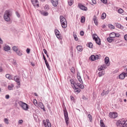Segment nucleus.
Wrapping results in <instances>:
<instances>
[{"label":"nucleus","mask_w":127,"mask_h":127,"mask_svg":"<svg viewBox=\"0 0 127 127\" xmlns=\"http://www.w3.org/2000/svg\"><path fill=\"white\" fill-rule=\"evenodd\" d=\"M92 38L93 40H95L97 44H98V45H101V40L100 39V38H99V37L97 36V35L93 34Z\"/></svg>","instance_id":"423d86ee"},{"label":"nucleus","mask_w":127,"mask_h":127,"mask_svg":"<svg viewBox=\"0 0 127 127\" xmlns=\"http://www.w3.org/2000/svg\"><path fill=\"white\" fill-rule=\"evenodd\" d=\"M3 43V42L2 41V40H1V39L0 38V44H2Z\"/></svg>","instance_id":"bf43d9fd"},{"label":"nucleus","mask_w":127,"mask_h":127,"mask_svg":"<svg viewBox=\"0 0 127 127\" xmlns=\"http://www.w3.org/2000/svg\"><path fill=\"white\" fill-rule=\"evenodd\" d=\"M124 102H125V103H126V102H127V99H124Z\"/></svg>","instance_id":"338daca9"},{"label":"nucleus","mask_w":127,"mask_h":127,"mask_svg":"<svg viewBox=\"0 0 127 127\" xmlns=\"http://www.w3.org/2000/svg\"><path fill=\"white\" fill-rule=\"evenodd\" d=\"M42 14H43V15H44L45 16H47V15H48L49 13L47 12H44L43 11H42L41 12Z\"/></svg>","instance_id":"7c9ffc66"},{"label":"nucleus","mask_w":127,"mask_h":127,"mask_svg":"<svg viewBox=\"0 0 127 127\" xmlns=\"http://www.w3.org/2000/svg\"><path fill=\"white\" fill-rule=\"evenodd\" d=\"M5 77L6 78H7V79H8L9 80H13V77H12V76H11L9 74H6Z\"/></svg>","instance_id":"6ab92c4d"},{"label":"nucleus","mask_w":127,"mask_h":127,"mask_svg":"<svg viewBox=\"0 0 127 127\" xmlns=\"http://www.w3.org/2000/svg\"><path fill=\"white\" fill-rule=\"evenodd\" d=\"M126 76L127 77V74L125 72H123L119 75V79H120V80H124Z\"/></svg>","instance_id":"2eb2a0df"},{"label":"nucleus","mask_w":127,"mask_h":127,"mask_svg":"<svg viewBox=\"0 0 127 127\" xmlns=\"http://www.w3.org/2000/svg\"><path fill=\"white\" fill-rule=\"evenodd\" d=\"M45 64H46L48 69H50V66L49 65V64H48V62L46 61V62H45Z\"/></svg>","instance_id":"c9c22d12"},{"label":"nucleus","mask_w":127,"mask_h":127,"mask_svg":"<svg viewBox=\"0 0 127 127\" xmlns=\"http://www.w3.org/2000/svg\"><path fill=\"white\" fill-rule=\"evenodd\" d=\"M110 37H112V38H115V37H116V33H111L110 35H109Z\"/></svg>","instance_id":"c85d7f7f"},{"label":"nucleus","mask_w":127,"mask_h":127,"mask_svg":"<svg viewBox=\"0 0 127 127\" xmlns=\"http://www.w3.org/2000/svg\"><path fill=\"white\" fill-rule=\"evenodd\" d=\"M16 53L19 56H21L22 55V53H21V52H20V51H19V50L18 51L16 52Z\"/></svg>","instance_id":"f704fd0d"},{"label":"nucleus","mask_w":127,"mask_h":127,"mask_svg":"<svg viewBox=\"0 0 127 127\" xmlns=\"http://www.w3.org/2000/svg\"><path fill=\"white\" fill-rule=\"evenodd\" d=\"M109 62H110V59H109V57H107L105 59V65H107V64H109Z\"/></svg>","instance_id":"b1692460"},{"label":"nucleus","mask_w":127,"mask_h":127,"mask_svg":"<svg viewBox=\"0 0 127 127\" xmlns=\"http://www.w3.org/2000/svg\"><path fill=\"white\" fill-rule=\"evenodd\" d=\"M101 1H102V2H103V3H108V0H101Z\"/></svg>","instance_id":"de8ad7c7"},{"label":"nucleus","mask_w":127,"mask_h":127,"mask_svg":"<svg viewBox=\"0 0 127 127\" xmlns=\"http://www.w3.org/2000/svg\"><path fill=\"white\" fill-rule=\"evenodd\" d=\"M119 13H123L124 12V10L122 8H120L118 10Z\"/></svg>","instance_id":"37998d69"},{"label":"nucleus","mask_w":127,"mask_h":127,"mask_svg":"<svg viewBox=\"0 0 127 127\" xmlns=\"http://www.w3.org/2000/svg\"><path fill=\"white\" fill-rule=\"evenodd\" d=\"M54 6H57L58 4V0H51Z\"/></svg>","instance_id":"dca6fc26"},{"label":"nucleus","mask_w":127,"mask_h":127,"mask_svg":"<svg viewBox=\"0 0 127 127\" xmlns=\"http://www.w3.org/2000/svg\"><path fill=\"white\" fill-rule=\"evenodd\" d=\"M26 52L28 54H29V53H30V49H27Z\"/></svg>","instance_id":"3c124183"},{"label":"nucleus","mask_w":127,"mask_h":127,"mask_svg":"<svg viewBox=\"0 0 127 127\" xmlns=\"http://www.w3.org/2000/svg\"><path fill=\"white\" fill-rule=\"evenodd\" d=\"M118 113L117 112H110L109 113V117L111 119H116V118H118Z\"/></svg>","instance_id":"6e6552de"},{"label":"nucleus","mask_w":127,"mask_h":127,"mask_svg":"<svg viewBox=\"0 0 127 127\" xmlns=\"http://www.w3.org/2000/svg\"><path fill=\"white\" fill-rule=\"evenodd\" d=\"M74 40H75L76 41H77V40H78V37H77V35L74 36Z\"/></svg>","instance_id":"603ef678"},{"label":"nucleus","mask_w":127,"mask_h":127,"mask_svg":"<svg viewBox=\"0 0 127 127\" xmlns=\"http://www.w3.org/2000/svg\"><path fill=\"white\" fill-rule=\"evenodd\" d=\"M43 51H44L45 54H46L47 57H48V55L47 54V51L46 50V49H44L43 50Z\"/></svg>","instance_id":"09e8293b"},{"label":"nucleus","mask_w":127,"mask_h":127,"mask_svg":"<svg viewBox=\"0 0 127 127\" xmlns=\"http://www.w3.org/2000/svg\"><path fill=\"white\" fill-rule=\"evenodd\" d=\"M95 60H98V59H99V56L98 55L95 56Z\"/></svg>","instance_id":"864d4df0"},{"label":"nucleus","mask_w":127,"mask_h":127,"mask_svg":"<svg viewBox=\"0 0 127 127\" xmlns=\"http://www.w3.org/2000/svg\"><path fill=\"white\" fill-rule=\"evenodd\" d=\"M45 10H48L49 9V6L48 5H46L45 6Z\"/></svg>","instance_id":"49530a36"},{"label":"nucleus","mask_w":127,"mask_h":127,"mask_svg":"<svg viewBox=\"0 0 127 127\" xmlns=\"http://www.w3.org/2000/svg\"><path fill=\"white\" fill-rule=\"evenodd\" d=\"M70 99H71V101H73V100H74V97L73 96H71Z\"/></svg>","instance_id":"680f3d73"},{"label":"nucleus","mask_w":127,"mask_h":127,"mask_svg":"<svg viewBox=\"0 0 127 127\" xmlns=\"http://www.w3.org/2000/svg\"><path fill=\"white\" fill-rule=\"evenodd\" d=\"M77 77L79 82L81 83V84H83V80H82V78H81V75L80 74V72H77Z\"/></svg>","instance_id":"f8f14e48"},{"label":"nucleus","mask_w":127,"mask_h":127,"mask_svg":"<svg viewBox=\"0 0 127 127\" xmlns=\"http://www.w3.org/2000/svg\"><path fill=\"white\" fill-rule=\"evenodd\" d=\"M61 23L63 28H66L67 27V21L63 16H60Z\"/></svg>","instance_id":"f03ea898"},{"label":"nucleus","mask_w":127,"mask_h":127,"mask_svg":"<svg viewBox=\"0 0 127 127\" xmlns=\"http://www.w3.org/2000/svg\"><path fill=\"white\" fill-rule=\"evenodd\" d=\"M86 46L89 47V48H93V43H92V42H89L86 44Z\"/></svg>","instance_id":"bb28decb"},{"label":"nucleus","mask_w":127,"mask_h":127,"mask_svg":"<svg viewBox=\"0 0 127 127\" xmlns=\"http://www.w3.org/2000/svg\"><path fill=\"white\" fill-rule=\"evenodd\" d=\"M4 122L5 123V124H6V125H8V119L7 118H5L4 119Z\"/></svg>","instance_id":"58836bf2"},{"label":"nucleus","mask_w":127,"mask_h":127,"mask_svg":"<svg viewBox=\"0 0 127 127\" xmlns=\"http://www.w3.org/2000/svg\"><path fill=\"white\" fill-rule=\"evenodd\" d=\"M76 49L78 51H80V52L83 51V47H82V46H77L76 47Z\"/></svg>","instance_id":"412c9836"},{"label":"nucleus","mask_w":127,"mask_h":127,"mask_svg":"<svg viewBox=\"0 0 127 127\" xmlns=\"http://www.w3.org/2000/svg\"><path fill=\"white\" fill-rule=\"evenodd\" d=\"M0 72H2V68L0 67Z\"/></svg>","instance_id":"0e129e2a"},{"label":"nucleus","mask_w":127,"mask_h":127,"mask_svg":"<svg viewBox=\"0 0 127 127\" xmlns=\"http://www.w3.org/2000/svg\"><path fill=\"white\" fill-rule=\"evenodd\" d=\"M70 71H71V73L74 74V73H75V68H74V67H71Z\"/></svg>","instance_id":"79ce46f5"},{"label":"nucleus","mask_w":127,"mask_h":127,"mask_svg":"<svg viewBox=\"0 0 127 127\" xmlns=\"http://www.w3.org/2000/svg\"><path fill=\"white\" fill-rule=\"evenodd\" d=\"M78 7L80 8V9H81L82 10H88V8H87V7L84 6L83 4H78Z\"/></svg>","instance_id":"4468645a"},{"label":"nucleus","mask_w":127,"mask_h":127,"mask_svg":"<svg viewBox=\"0 0 127 127\" xmlns=\"http://www.w3.org/2000/svg\"><path fill=\"white\" fill-rule=\"evenodd\" d=\"M5 99H9V95H5Z\"/></svg>","instance_id":"4d7b16f0"},{"label":"nucleus","mask_w":127,"mask_h":127,"mask_svg":"<svg viewBox=\"0 0 127 127\" xmlns=\"http://www.w3.org/2000/svg\"><path fill=\"white\" fill-rule=\"evenodd\" d=\"M33 103H34V105H35V106H37V105L38 104L37 103V100H36V99L34 100Z\"/></svg>","instance_id":"c03bdc74"},{"label":"nucleus","mask_w":127,"mask_h":127,"mask_svg":"<svg viewBox=\"0 0 127 127\" xmlns=\"http://www.w3.org/2000/svg\"><path fill=\"white\" fill-rule=\"evenodd\" d=\"M70 83L71 87L74 89V93H76V94H79V93L81 92L80 89H83L84 88H85L83 84L79 85V84H76L73 79H70ZM77 86L79 87L80 89L77 88Z\"/></svg>","instance_id":"f257e3e1"},{"label":"nucleus","mask_w":127,"mask_h":127,"mask_svg":"<svg viewBox=\"0 0 127 127\" xmlns=\"http://www.w3.org/2000/svg\"><path fill=\"white\" fill-rule=\"evenodd\" d=\"M14 87V85H13V84H11L10 85H9L8 86V90H9L10 91L11 90H13V88Z\"/></svg>","instance_id":"aec40b11"},{"label":"nucleus","mask_w":127,"mask_h":127,"mask_svg":"<svg viewBox=\"0 0 127 127\" xmlns=\"http://www.w3.org/2000/svg\"><path fill=\"white\" fill-rule=\"evenodd\" d=\"M14 81H15V82H17V83H18V84L19 85L20 83V82L19 81V77L17 76H15L14 78Z\"/></svg>","instance_id":"a211bd4d"},{"label":"nucleus","mask_w":127,"mask_h":127,"mask_svg":"<svg viewBox=\"0 0 127 127\" xmlns=\"http://www.w3.org/2000/svg\"><path fill=\"white\" fill-rule=\"evenodd\" d=\"M33 5L35 7H39V2L37 0H31Z\"/></svg>","instance_id":"1a4fd4ad"},{"label":"nucleus","mask_w":127,"mask_h":127,"mask_svg":"<svg viewBox=\"0 0 127 127\" xmlns=\"http://www.w3.org/2000/svg\"><path fill=\"white\" fill-rule=\"evenodd\" d=\"M108 26L110 29H115V26L112 24H109Z\"/></svg>","instance_id":"e433bc0d"},{"label":"nucleus","mask_w":127,"mask_h":127,"mask_svg":"<svg viewBox=\"0 0 127 127\" xmlns=\"http://www.w3.org/2000/svg\"><path fill=\"white\" fill-rule=\"evenodd\" d=\"M80 34L81 36H84V31H80Z\"/></svg>","instance_id":"8fccbe9b"},{"label":"nucleus","mask_w":127,"mask_h":127,"mask_svg":"<svg viewBox=\"0 0 127 127\" xmlns=\"http://www.w3.org/2000/svg\"><path fill=\"white\" fill-rule=\"evenodd\" d=\"M34 95H35V96H36V97H37V96H38V95L36 93H35Z\"/></svg>","instance_id":"69168bd1"},{"label":"nucleus","mask_w":127,"mask_h":127,"mask_svg":"<svg viewBox=\"0 0 127 127\" xmlns=\"http://www.w3.org/2000/svg\"><path fill=\"white\" fill-rule=\"evenodd\" d=\"M123 125V127H127V121H122V122H118L117 125Z\"/></svg>","instance_id":"9b49d317"},{"label":"nucleus","mask_w":127,"mask_h":127,"mask_svg":"<svg viewBox=\"0 0 127 127\" xmlns=\"http://www.w3.org/2000/svg\"><path fill=\"white\" fill-rule=\"evenodd\" d=\"M88 118L89 119L90 122H92V121H93V117H92V115L89 114L88 115Z\"/></svg>","instance_id":"473e14b6"},{"label":"nucleus","mask_w":127,"mask_h":127,"mask_svg":"<svg viewBox=\"0 0 127 127\" xmlns=\"http://www.w3.org/2000/svg\"><path fill=\"white\" fill-rule=\"evenodd\" d=\"M120 34H116L115 33V37H120Z\"/></svg>","instance_id":"6e6d98bb"},{"label":"nucleus","mask_w":127,"mask_h":127,"mask_svg":"<svg viewBox=\"0 0 127 127\" xmlns=\"http://www.w3.org/2000/svg\"><path fill=\"white\" fill-rule=\"evenodd\" d=\"M55 33L58 39H61V35L60 34V32L58 30H55Z\"/></svg>","instance_id":"ddd939ff"},{"label":"nucleus","mask_w":127,"mask_h":127,"mask_svg":"<svg viewBox=\"0 0 127 127\" xmlns=\"http://www.w3.org/2000/svg\"><path fill=\"white\" fill-rule=\"evenodd\" d=\"M18 104L20 107H21V108H22V109L24 111H28V109H29V107H28V105L25 103L20 101L18 102Z\"/></svg>","instance_id":"20e7f679"},{"label":"nucleus","mask_w":127,"mask_h":127,"mask_svg":"<svg viewBox=\"0 0 127 127\" xmlns=\"http://www.w3.org/2000/svg\"><path fill=\"white\" fill-rule=\"evenodd\" d=\"M105 75V71H100L98 73L99 77H102Z\"/></svg>","instance_id":"a878e982"},{"label":"nucleus","mask_w":127,"mask_h":127,"mask_svg":"<svg viewBox=\"0 0 127 127\" xmlns=\"http://www.w3.org/2000/svg\"><path fill=\"white\" fill-rule=\"evenodd\" d=\"M37 106H38V108H39L40 109H41L42 110H44V105H43V103L40 102L38 104Z\"/></svg>","instance_id":"f3484780"},{"label":"nucleus","mask_w":127,"mask_h":127,"mask_svg":"<svg viewBox=\"0 0 127 127\" xmlns=\"http://www.w3.org/2000/svg\"><path fill=\"white\" fill-rule=\"evenodd\" d=\"M90 59H91V60H92V61H95V60H96L95 59V56L92 55L90 57Z\"/></svg>","instance_id":"ea45409f"},{"label":"nucleus","mask_w":127,"mask_h":127,"mask_svg":"<svg viewBox=\"0 0 127 127\" xmlns=\"http://www.w3.org/2000/svg\"><path fill=\"white\" fill-rule=\"evenodd\" d=\"M110 64H103L99 67L98 70L99 71H103V70H105V69H107L108 66Z\"/></svg>","instance_id":"9d476101"},{"label":"nucleus","mask_w":127,"mask_h":127,"mask_svg":"<svg viewBox=\"0 0 127 127\" xmlns=\"http://www.w3.org/2000/svg\"><path fill=\"white\" fill-rule=\"evenodd\" d=\"M68 4L71 6V5H73L74 3V1L73 0H68L67 1Z\"/></svg>","instance_id":"393cba45"},{"label":"nucleus","mask_w":127,"mask_h":127,"mask_svg":"<svg viewBox=\"0 0 127 127\" xmlns=\"http://www.w3.org/2000/svg\"><path fill=\"white\" fill-rule=\"evenodd\" d=\"M107 17V14L106 13H103L101 15V18L102 19H105L106 17Z\"/></svg>","instance_id":"cd10ccee"},{"label":"nucleus","mask_w":127,"mask_h":127,"mask_svg":"<svg viewBox=\"0 0 127 127\" xmlns=\"http://www.w3.org/2000/svg\"><path fill=\"white\" fill-rule=\"evenodd\" d=\"M12 49L13 50V51H15V52H16L17 51H18V49L17 48V47L16 46H14L12 48Z\"/></svg>","instance_id":"2f4dec72"},{"label":"nucleus","mask_w":127,"mask_h":127,"mask_svg":"<svg viewBox=\"0 0 127 127\" xmlns=\"http://www.w3.org/2000/svg\"><path fill=\"white\" fill-rule=\"evenodd\" d=\"M93 20L94 21L95 24H96V25H98V20H97V18H94Z\"/></svg>","instance_id":"a19ab883"},{"label":"nucleus","mask_w":127,"mask_h":127,"mask_svg":"<svg viewBox=\"0 0 127 127\" xmlns=\"http://www.w3.org/2000/svg\"><path fill=\"white\" fill-rule=\"evenodd\" d=\"M124 38H125V40H127V34L125 35Z\"/></svg>","instance_id":"052dcab7"},{"label":"nucleus","mask_w":127,"mask_h":127,"mask_svg":"<svg viewBox=\"0 0 127 127\" xmlns=\"http://www.w3.org/2000/svg\"><path fill=\"white\" fill-rule=\"evenodd\" d=\"M64 114L65 122L66 124V126H68V125H69V117H68V112H67V110L66 109L64 110Z\"/></svg>","instance_id":"39448f33"},{"label":"nucleus","mask_w":127,"mask_h":127,"mask_svg":"<svg viewBox=\"0 0 127 127\" xmlns=\"http://www.w3.org/2000/svg\"><path fill=\"white\" fill-rule=\"evenodd\" d=\"M10 16H11L10 11L8 10H6L4 14V19L6 21H9V20H10Z\"/></svg>","instance_id":"7ed1b4c3"},{"label":"nucleus","mask_w":127,"mask_h":127,"mask_svg":"<svg viewBox=\"0 0 127 127\" xmlns=\"http://www.w3.org/2000/svg\"><path fill=\"white\" fill-rule=\"evenodd\" d=\"M3 49L5 51H9V50H10V47L8 46H5L3 47Z\"/></svg>","instance_id":"4be33fe9"},{"label":"nucleus","mask_w":127,"mask_h":127,"mask_svg":"<svg viewBox=\"0 0 127 127\" xmlns=\"http://www.w3.org/2000/svg\"><path fill=\"white\" fill-rule=\"evenodd\" d=\"M43 58H44V60L45 61V62H46L47 60H46V58H45V56H44V55H43Z\"/></svg>","instance_id":"13d9d810"},{"label":"nucleus","mask_w":127,"mask_h":127,"mask_svg":"<svg viewBox=\"0 0 127 127\" xmlns=\"http://www.w3.org/2000/svg\"><path fill=\"white\" fill-rule=\"evenodd\" d=\"M116 27H117V28H120V29H124V26H122L121 24H116Z\"/></svg>","instance_id":"5701e85b"},{"label":"nucleus","mask_w":127,"mask_h":127,"mask_svg":"<svg viewBox=\"0 0 127 127\" xmlns=\"http://www.w3.org/2000/svg\"><path fill=\"white\" fill-rule=\"evenodd\" d=\"M100 126L101 127H105V124H104V122H103V120H100Z\"/></svg>","instance_id":"72a5a7b5"},{"label":"nucleus","mask_w":127,"mask_h":127,"mask_svg":"<svg viewBox=\"0 0 127 127\" xmlns=\"http://www.w3.org/2000/svg\"><path fill=\"white\" fill-rule=\"evenodd\" d=\"M0 127H2V125H0Z\"/></svg>","instance_id":"774afa93"},{"label":"nucleus","mask_w":127,"mask_h":127,"mask_svg":"<svg viewBox=\"0 0 127 127\" xmlns=\"http://www.w3.org/2000/svg\"><path fill=\"white\" fill-rule=\"evenodd\" d=\"M81 22H82V23H84V22H85V17H84V16L81 17Z\"/></svg>","instance_id":"4c0bfd02"},{"label":"nucleus","mask_w":127,"mask_h":127,"mask_svg":"<svg viewBox=\"0 0 127 127\" xmlns=\"http://www.w3.org/2000/svg\"><path fill=\"white\" fill-rule=\"evenodd\" d=\"M113 40H114V38L112 37H110L109 38H107V41H108V42H113Z\"/></svg>","instance_id":"c756f323"},{"label":"nucleus","mask_w":127,"mask_h":127,"mask_svg":"<svg viewBox=\"0 0 127 127\" xmlns=\"http://www.w3.org/2000/svg\"><path fill=\"white\" fill-rule=\"evenodd\" d=\"M92 2L94 4H96V3H97L96 0H92Z\"/></svg>","instance_id":"5fc2aeb1"},{"label":"nucleus","mask_w":127,"mask_h":127,"mask_svg":"<svg viewBox=\"0 0 127 127\" xmlns=\"http://www.w3.org/2000/svg\"><path fill=\"white\" fill-rule=\"evenodd\" d=\"M18 124L19 125H22V123H23V120H20L18 121Z\"/></svg>","instance_id":"a18cd8bd"},{"label":"nucleus","mask_w":127,"mask_h":127,"mask_svg":"<svg viewBox=\"0 0 127 127\" xmlns=\"http://www.w3.org/2000/svg\"><path fill=\"white\" fill-rule=\"evenodd\" d=\"M44 127H51V123H50L49 120L47 119L43 121Z\"/></svg>","instance_id":"0eeeda50"},{"label":"nucleus","mask_w":127,"mask_h":127,"mask_svg":"<svg viewBox=\"0 0 127 127\" xmlns=\"http://www.w3.org/2000/svg\"><path fill=\"white\" fill-rule=\"evenodd\" d=\"M31 64L32 66H35V64L32 63H31Z\"/></svg>","instance_id":"e2e57ef3"}]
</instances>
